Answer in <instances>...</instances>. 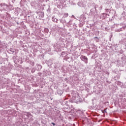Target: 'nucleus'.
I'll return each instance as SVG.
<instances>
[{"label":"nucleus","instance_id":"f257e3e1","mask_svg":"<svg viewBox=\"0 0 126 126\" xmlns=\"http://www.w3.org/2000/svg\"><path fill=\"white\" fill-rule=\"evenodd\" d=\"M67 16H68V13H65L64 14L63 17L66 18L67 17Z\"/></svg>","mask_w":126,"mask_h":126},{"label":"nucleus","instance_id":"f03ea898","mask_svg":"<svg viewBox=\"0 0 126 126\" xmlns=\"http://www.w3.org/2000/svg\"><path fill=\"white\" fill-rule=\"evenodd\" d=\"M82 59H83L84 60H86V61H87V60H88L87 57H86L84 56H82Z\"/></svg>","mask_w":126,"mask_h":126},{"label":"nucleus","instance_id":"7ed1b4c3","mask_svg":"<svg viewBox=\"0 0 126 126\" xmlns=\"http://www.w3.org/2000/svg\"><path fill=\"white\" fill-rule=\"evenodd\" d=\"M103 113H107V108L104 110Z\"/></svg>","mask_w":126,"mask_h":126},{"label":"nucleus","instance_id":"20e7f679","mask_svg":"<svg viewBox=\"0 0 126 126\" xmlns=\"http://www.w3.org/2000/svg\"><path fill=\"white\" fill-rule=\"evenodd\" d=\"M53 124V125H55L54 123H52Z\"/></svg>","mask_w":126,"mask_h":126}]
</instances>
